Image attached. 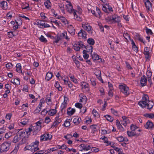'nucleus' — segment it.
<instances>
[{
    "label": "nucleus",
    "instance_id": "obj_27",
    "mask_svg": "<svg viewBox=\"0 0 154 154\" xmlns=\"http://www.w3.org/2000/svg\"><path fill=\"white\" fill-rule=\"evenodd\" d=\"M19 136L20 137L21 139L23 140V138L26 137V131H23L20 132L18 134Z\"/></svg>",
    "mask_w": 154,
    "mask_h": 154
},
{
    "label": "nucleus",
    "instance_id": "obj_51",
    "mask_svg": "<svg viewBox=\"0 0 154 154\" xmlns=\"http://www.w3.org/2000/svg\"><path fill=\"white\" fill-rule=\"evenodd\" d=\"M132 131H134L135 132L136 130H137V132H140V130L139 129H138V128H136V126L134 125H131L130 127Z\"/></svg>",
    "mask_w": 154,
    "mask_h": 154
},
{
    "label": "nucleus",
    "instance_id": "obj_7",
    "mask_svg": "<svg viewBox=\"0 0 154 154\" xmlns=\"http://www.w3.org/2000/svg\"><path fill=\"white\" fill-rule=\"evenodd\" d=\"M143 1L144 3L147 11L149 12L152 8L151 3L149 0H143Z\"/></svg>",
    "mask_w": 154,
    "mask_h": 154
},
{
    "label": "nucleus",
    "instance_id": "obj_53",
    "mask_svg": "<svg viewBox=\"0 0 154 154\" xmlns=\"http://www.w3.org/2000/svg\"><path fill=\"white\" fill-rule=\"evenodd\" d=\"M58 5L59 8L61 9V11H62V12H64L65 10L64 4L63 3H60L58 4Z\"/></svg>",
    "mask_w": 154,
    "mask_h": 154
},
{
    "label": "nucleus",
    "instance_id": "obj_22",
    "mask_svg": "<svg viewBox=\"0 0 154 154\" xmlns=\"http://www.w3.org/2000/svg\"><path fill=\"white\" fill-rule=\"evenodd\" d=\"M82 46L85 47V46L82 44H81L79 42L78 43H75L74 44V49L76 51H79L81 47Z\"/></svg>",
    "mask_w": 154,
    "mask_h": 154
},
{
    "label": "nucleus",
    "instance_id": "obj_42",
    "mask_svg": "<svg viewBox=\"0 0 154 154\" xmlns=\"http://www.w3.org/2000/svg\"><path fill=\"white\" fill-rule=\"evenodd\" d=\"M91 56L92 59L94 60H98L100 59L99 56L96 53H94Z\"/></svg>",
    "mask_w": 154,
    "mask_h": 154
},
{
    "label": "nucleus",
    "instance_id": "obj_37",
    "mask_svg": "<svg viewBox=\"0 0 154 154\" xmlns=\"http://www.w3.org/2000/svg\"><path fill=\"white\" fill-rule=\"evenodd\" d=\"M96 10L97 14H96L95 16L97 17L100 18L102 14L100 8L97 7L96 8Z\"/></svg>",
    "mask_w": 154,
    "mask_h": 154
},
{
    "label": "nucleus",
    "instance_id": "obj_5",
    "mask_svg": "<svg viewBox=\"0 0 154 154\" xmlns=\"http://www.w3.org/2000/svg\"><path fill=\"white\" fill-rule=\"evenodd\" d=\"M82 27L85 30L89 33H91L92 28L89 24L86 22H82Z\"/></svg>",
    "mask_w": 154,
    "mask_h": 154
},
{
    "label": "nucleus",
    "instance_id": "obj_35",
    "mask_svg": "<svg viewBox=\"0 0 154 154\" xmlns=\"http://www.w3.org/2000/svg\"><path fill=\"white\" fill-rule=\"evenodd\" d=\"M75 111L74 109H70L69 108L67 110V114L69 116H71L73 115Z\"/></svg>",
    "mask_w": 154,
    "mask_h": 154
},
{
    "label": "nucleus",
    "instance_id": "obj_24",
    "mask_svg": "<svg viewBox=\"0 0 154 154\" xmlns=\"http://www.w3.org/2000/svg\"><path fill=\"white\" fill-rule=\"evenodd\" d=\"M1 7L4 10H6L8 8L7 2L5 1L1 2L0 3Z\"/></svg>",
    "mask_w": 154,
    "mask_h": 154
},
{
    "label": "nucleus",
    "instance_id": "obj_26",
    "mask_svg": "<svg viewBox=\"0 0 154 154\" xmlns=\"http://www.w3.org/2000/svg\"><path fill=\"white\" fill-rule=\"evenodd\" d=\"M96 127L97 125H91L90 126V128L91 130V133L94 135L97 132Z\"/></svg>",
    "mask_w": 154,
    "mask_h": 154
},
{
    "label": "nucleus",
    "instance_id": "obj_41",
    "mask_svg": "<svg viewBox=\"0 0 154 154\" xmlns=\"http://www.w3.org/2000/svg\"><path fill=\"white\" fill-rule=\"evenodd\" d=\"M123 36L124 38L126 39V42H128V40H130L131 39V38L130 35L128 34L127 32H124L123 33Z\"/></svg>",
    "mask_w": 154,
    "mask_h": 154
},
{
    "label": "nucleus",
    "instance_id": "obj_28",
    "mask_svg": "<svg viewBox=\"0 0 154 154\" xmlns=\"http://www.w3.org/2000/svg\"><path fill=\"white\" fill-rule=\"evenodd\" d=\"M56 109H51L48 111V115L51 116H54L57 112Z\"/></svg>",
    "mask_w": 154,
    "mask_h": 154
},
{
    "label": "nucleus",
    "instance_id": "obj_30",
    "mask_svg": "<svg viewBox=\"0 0 154 154\" xmlns=\"http://www.w3.org/2000/svg\"><path fill=\"white\" fill-rule=\"evenodd\" d=\"M147 102L146 101H140L138 102V104L140 107L143 108L146 106L147 105Z\"/></svg>",
    "mask_w": 154,
    "mask_h": 154
},
{
    "label": "nucleus",
    "instance_id": "obj_6",
    "mask_svg": "<svg viewBox=\"0 0 154 154\" xmlns=\"http://www.w3.org/2000/svg\"><path fill=\"white\" fill-rule=\"evenodd\" d=\"M81 87L84 92H88L90 91L89 85L87 83L85 82H82Z\"/></svg>",
    "mask_w": 154,
    "mask_h": 154
},
{
    "label": "nucleus",
    "instance_id": "obj_14",
    "mask_svg": "<svg viewBox=\"0 0 154 154\" xmlns=\"http://www.w3.org/2000/svg\"><path fill=\"white\" fill-rule=\"evenodd\" d=\"M51 93L49 95H48L46 96L45 102L49 106H51L52 104V100L51 97Z\"/></svg>",
    "mask_w": 154,
    "mask_h": 154
},
{
    "label": "nucleus",
    "instance_id": "obj_52",
    "mask_svg": "<svg viewBox=\"0 0 154 154\" xmlns=\"http://www.w3.org/2000/svg\"><path fill=\"white\" fill-rule=\"evenodd\" d=\"M11 82L14 84L19 85L20 84V80L18 78L14 79L13 81Z\"/></svg>",
    "mask_w": 154,
    "mask_h": 154
},
{
    "label": "nucleus",
    "instance_id": "obj_39",
    "mask_svg": "<svg viewBox=\"0 0 154 154\" xmlns=\"http://www.w3.org/2000/svg\"><path fill=\"white\" fill-rule=\"evenodd\" d=\"M81 120L80 118L79 119V118L76 117L73 119V122L75 125H78L80 123Z\"/></svg>",
    "mask_w": 154,
    "mask_h": 154
},
{
    "label": "nucleus",
    "instance_id": "obj_58",
    "mask_svg": "<svg viewBox=\"0 0 154 154\" xmlns=\"http://www.w3.org/2000/svg\"><path fill=\"white\" fill-rule=\"evenodd\" d=\"M99 90L100 92V95L103 96L105 94L104 90L102 87H100L99 88Z\"/></svg>",
    "mask_w": 154,
    "mask_h": 154
},
{
    "label": "nucleus",
    "instance_id": "obj_55",
    "mask_svg": "<svg viewBox=\"0 0 154 154\" xmlns=\"http://www.w3.org/2000/svg\"><path fill=\"white\" fill-rule=\"evenodd\" d=\"M6 126L4 125L3 127L0 128V135H1L5 132Z\"/></svg>",
    "mask_w": 154,
    "mask_h": 154
},
{
    "label": "nucleus",
    "instance_id": "obj_3",
    "mask_svg": "<svg viewBox=\"0 0 154 154\" xmlns=\"http://www.w3.org/2000/svg\"><path fill=\"white\" fill-rule=\"evenodd\" d=\"M10 143L8 142H6L2 143L1 146V152L7 151L9 149Z\"/></svg>",
    "mask_w": 154,
    "mask_h": 154
},
{
    "label": "nucleus",
    "instance_id": "obj_49",
    "mask_svg": "<svg viewBox=\"0 0 154 154\" xmlns=\"http://www.w3.org/2000/svg\"><path fill=\"white\" fill-rule=\"evenodd\" d=\"M142 100L148 102L149 101V97L147 94H144L143 96Z\"/></svg>",
    "mask_w": 154,
    "mask_h": 154
},
{
    "label": "nucleus",
    "instance_id": "obj_25",
    "mask_svg": "<svg viewBox=\"0 0 154 154\" xmlns=\"http://www.w3.org/2000/svg\"><path fill=\"white\" fill-rule=\"evenodd\" d=\"M60 36L62 38H65L67 41L69 40L70 37L68 35L66 31H65L63 32L60 35Z\"/></svg>",
    "mask_w": 154,
    "mask_h": 154
},
{
    "label": "nucleus",
    "instance_id": "obj_13",
    "mask_svg": "<svg viewBox=\"0 0 154 154\" xmlns=\"http://www.w3.org/2000/svg\"><path fill=\"white\" fill-rule=\"evenodd\" d=\"M135 131V132L132 131H127L128 135L130 137L134 136H138L139 135L140 133L137 132V130H136Z\"/></svg>",
    "mask_w": 154,
    "mask_h": 154
},
{
    "label": "nucleus",
    "instance_id": "obj_63",
    "mask_svg": "<svg viewBox=\"0 0 154 154\" xmlns=\"http://www.w3.org/2000/svg\"><path fill=\"white\" fill-rule=\"evenodd\" d=\"M85 145L82 144H81L80 145H79L78 147V149L81 151H82L83 150H85Z\"/></svg>",
    "mask_w": 154,
    "mask_h": 154
},
{
    "label": "nucleus",
    "instance_id": "obj_29",
    "mask_svg": "<svg viewBox=\"0 0 154 154\" xmlns=\"http://www.w3.org/2000/svg\"><path fill=\"white\" fill-rule=\"evenodd\" d=\"M53 76V73L51 72H48L46 75L45 79L47 81L50 80Z\"/></svg>",
    "mask_w": 154,
    "mask_h": 154
},
{
    "label": "nucleus",
    "instance_id": "obj_8",
    "mask_svg": "<svg viewBox=\"0 0 154 154\" xmlns=\"http://www.w3.org/2000/svg\"><path fill=\"white\" fill-rule=\"evenodd\" d=\"M122 119L121 120V124L125 127H126L127 125L130 123V121L128 118L125 116H122Z\"/></svg>",
    "mask_w": 154,
    "mask_h": 154
},
{
    "label": "nucleus",
    "instance_id": "obj_46",
    "mask_svg": "<svg viewBox=\"0 0 154 154\" xmlns=\"http://www.w3.org/2000/svg\"><path fill=\"white\" fill-rule=\"evenodd\" d=\"M25 75L23 77V79L24 80H27L31 75V73L29 72H27L25 73Z\"/></svg>",
    "mask_w": 154,
    "mask_h": 154
},
{
    "label": "nucleus",
    "instance_id": "obj_15",
    "mask_svg": "<svg viewBox=\"0 0 154 154\" xmlns=\"http://www.w3.org/2000/svg\"><path fill=\"white\" fill-rule=\"evenodd\" d=\"M149 50L148 47H145L144 50L143 54L145 55V58L147 60H149L150 56L149 54Z\"/></svg>",
    "mask_w": 154,
    "mask_h": 154
},
{
    "label": "nucleus",
    "instance_id": "obj_62",
    "mask_svg": "<svg viewBox=\"0 0 154 154\" xmlns=\"http://www.w3.org/2000/svg\"><path fill=\"white\" fill-rule=\"evenodd\" d=\"M15 21L16 24L19 26L21 25L22 24V21L20 18L17 19Z\"/></svg>",
    "mask_w": 154,
    "mask_h": 154
},
{
    "label": "nucleus",
    "instance_id": "obj_34",
    "mask_svg": "<svg viewBox=\"0 0 154 154\" xmlns=\"http://www.w3.org/2000/svg\"><path fill=\"white\" fill-rule=\"evenodd\" d=\"M16 70L19 73L22 72L21 64L20 63H17L16 65Z\"/></svg>",
    "mask_w": 154,
    "mask_h": 154
},
{
    "label": "nucleus",
    "instance_id": "obj_64",
    "mask_svg": "<svg viewBox=\"0 0 154 154\" xmlns=\"http://www.w3.org/2000/svg\"><path fill=\"white\" fill-rule=\"evenodd\" d=\"M145 116L151 119H153L154 118V114L147 113L145 115Z\"/></svg>",
    "mask_w": 154,
    "mask_h": 154
},
{
    "label": "nucleus",
    "instance_id": "obj_48",
    "mask_svg": "<svg viewBox=\"0 0 154 154\" xmlns=\"http://www.w3.org/2000/svg\"><path fill=\"white\" fill-rule=\"evenodd\" d=\"M54 86L59 91H62V87L60 86L58 82H55Z\"/></svg>",
    "mask_w": 154,
    "mask_h": 154
},
{
    "label": "nucleus",
    "instance_id": "obj_32",
    "mask_svg": "<svg viewBox=\"0 0 154 154\" xmlns=\"http://www.w3.org/2000/svg\"><path fill=\"white\" fill-rule=\"evenodd\" d=\"M57 123H60L62 121L61 117L60 116V113H58L55 118L54 120Z\"/></svg>",
    "mask_w": 154,
    "mask_h": 154
},
{
    "label": "nucleus",
    "instance_id": "obj_57",
    "mask_svg": "<svg viewBox=\"0 0 154 154\" xmlns=\"http://www.w3.org/2000/svg\"><path fill=\"white\" fill-rule=\"evenodd\" d=\"M40 16L42 17V19L44 21H46L48 19L47 17L45 16V13L44 12H41L40 14Z\"/></svg>",
    "mask_w": 154,
    "mask_h": 154
},
{
    "label": "nucleus",
    "instance_id": "obj_44",
    "mask_svg": "<svg viewBox=\"0 0 154 154\" xmlns=\"http://www.w3.org/2000/svg\"><path fill=\"white\" fill-rule=\"evenodd\" d=\"M32 126H30L27 130L26 131L27 136H29L31 132L32 131Z\"/></svg>",
    "mask_w": 154,
    "mask_h": 154
},
{
    "label": "nucleus",
    "instance_id": "obj_40",
    "mask_svg": "<svg viewBox=\"0 0 154 154\" xmlns=\"http://www.w3.org/2000/svg\"><path fill=\"white\" fill-rule=\"evenodd\" d=\"M51 4V2L49 0H46L44 2V5L45 7L48 9L50 8Z\"/></svg>",
    "mask_w": 154,
    "mask_h": 154
},
{
    "label": "nucleus",
    "instance_id": "obj_12",
    "mask_svg": "<svg viewBox=\"0 0 154 154\" xmlns=\"http://www.w3.org/2000/svg\"><path fill=\"white\" fill-rule=\"evenodd\" d=\"M25 148L26 150H30L32 152H35L38 149L36 146L35 147L32 144H31L30 145L27 146Z\"/></svg>",
    "mask_w": 154,
    "mask_h": 154
},
{
    "label": "nucleus",
    "instance_id": "obj_54",
    "mask_svg": "<svg viewBox=\"0 0 154 154\" xmlns=\"http://www.w3.org/2000/svg\"><path fill=\"white\" fill-rule=\"evenodd\" d=\"M41 24V26L39 27L40 28H47L50 27V26L48 24L45 23L43 22L42 24Z\"/></svg>",
    "mask_w": 154,
    "mask_h": 154
},
{
    "label": "nucleus",
    "instance_id": "obj_21",
    "mask_svg": "<svg viewBox=\"0 0 154 154\" xmlns=\"http://www.w3.org/2000/svg\"><path fill=\"white\" fill-rule=\"evenodd\" d=\"M68 31L71 35H74L75 34V29L71 25H70L68 26Z\"/></svg>",
    "mask_w": 154,
    "mask_h": 154
},
{
    "label": "nucleus",
    "instance_id": "obj_45",
    "mask_svg": "<svg viewBox=\"0 0 154 154\" xmlns=\"http://www.w3.org/2000/svg\"><path fill=\"white\" fill-rule=\"evenodd\" d=\"M105 20L106 22L112 24V15L107 17L105 18Z\"/></svg>",
    "mask_w": 154,
    "mask_h": 154
},
{
    "label": "nucleus",
    "instance_id": "obj_18",
    "mask_svg": "<svg viewBox=\"0 0 154 154\" xmlns=\"http://www.w3.org/2000/svg\"><path fill=\"white\" fill-rule=\"evenodd\" d=\"M147 79L145 76L143 75L141 77L140 84L142 86H144L146 85Z\"/></svg>",
    "mask_w": 154,
    "mask_h": 154
},
{
    "label": "nucleus",
    "instance_id": "obj_56",
    "mask_svg": "<svg viewBox=\"0 0 154 154\" xmlns=\"http://www.w3.org/2000/svg\"><path fill=\"white\" fill-rule=\"evenodd\" d=\"M69 76L71 80L74 83H77L78 82L77 79L74 77L73 75H69Z\"/></svg>",
    "mask_w": 154,
    "mask_h": 154
},
{
    "label": "nucleus",
    "instance_id": "obj_47",
    "mask_svg": "<svg viewBox=\"0 0 154 154\" xmlns=\"http://www.w3.org/2000/svg\"><path fill=\"white\" fill-rule=\"evenodd\" d=\"M111 111L112 114L116 116H118L119 115V112L112 108L111 109Z\"/></svg>",
    "mask_w": 154,
    "mask_h": 154
},
{
    "label": "nucleus",
    "instance_id": "obj_43",
    "mask_svg": "<svg viewBox=\"0 0 154 154\" xmlns=\"http://www.w3.org/2000/svg\"><path fill=\"white\" fill-rule=\"evenodd\" d=\"M104 117L107 120L110 122H112L113 120V118L109 115H107L104 116Z\"/></svg>",
    "mask_w": 154,
    "mask_h": 154
},
{
    "label": "nucleus",
    "instance_id": "obj_11",
    "mask_svg": "<svg viewBox=\"0 0 154 154\" xmlns=\"http://www.w3.org/2000/svg\"><path fill=\"white\" fill-rule=\"evenodd\" d=\"M144 127L147 129L151 130L154 128V125L151 121H148L144 125Z\"/></svg>",
    "mask_w": 154,
    "mask_h": 154
},
{
    "label": "nucleus",
    "instance_id": "obj_23",
    "mask_svg": "<svg viewBox=\"0 0 154 154\" xmlns=\"http://www.w3.org/2000/svg\"><path fill=\"white\" fill-rule=\"evenodd\" d=\"M57 18V19L61 20L62 22L64 25H66L68 23V21L65 17L63 16H58Z\"/></svg>",
    "mask_w": 154,
    "mask_h": 154
},
{
    "label": "nucleus",
    "instance_id": "obj_61",
    "mask_svg": "<svg viewBox=\"0 0 154 154\" xmlns=\"http://www.w3.org/2000/svg\"><path fill=\"white\" fill-rule=\"evenodd\" d=\"M145 31L148 35H152L153 34L152 30L147 27L146 28Z\"/></svg>",
    "mask_w": 154,
    "mask_h": 154
},
{
    "label": "nucleus",
    "instance_id": "obj_31",
    "mask_svg": "<svg viewBox=\"0 0 154 154\" xmlns=\"http://www.w3.org/2000/svg\"><path fill=\"white\" fill-rule=\"evenodd\" d=\"M32 134L33 135H36L41 130L38 128H37L35 126L32 127Z\"/></svg>",
    "mask_w": 154,
    "mask_h": 154
},
{
    "label": "nucleus",
    "instance_id": "obj_9",
    "mask_svg": "<svg viewBox=\"0 0 154 154\" xmlns=\"http://www.w3.org/2000/svg\"><path fill=\"white\" fill-rule=\"evenodd\" d=\"M73 15V18L74 19L79 21H81L82 20V17L80 16V15L77 12V11L75 10L73 12L72 14Z\"/></svg>",
    "mask_w": 154,
    "mask_h": 154
},
{
    "label": "nucleus",
    "instance_id": "obj_19",
    "mask_svg": "<svg viewBox=\"0 0 154 154\" xmlns=\"http://www.w3.org/2000/svg\"><path fill=\"white\" fill-rule=\"evenodd\" d=\"M21 8L23 9H25L26 11L29 10L30 9L29 5L26 2L22 3L21 4Z\"/></svg>",
    "mask_w": 154,
    "mask_h": 154
},
{
    "label": "nucleus",
    "instance_id": "obj_60",
    "mask_svg": "<svg viewBox=\"0 0 154 154\" xmlns=\"http://www.w3.org/2000/svg\"><path fill=\"white\" fill-rule=\"evenodd\" d=\"M19 149V147L18 145L16 146L14 150L11 152L12 154H16Z\"/></svg>",
    "mask_w": 154,
    "mask_h": 154
},
{
    "label": "nucleus",
    "instance_id": "obj_1",
    "mask_svg": "<svg viewBox=\"0 0 154 154\" xmlns=\"http://www.w3.org/2000/svg\"><path fill=\"white\" fill-rule=\"evenodd\" d=\"M119 88L121 92L125 95L128 96L130 94L129 88L126 85L122 84L119 85Z\"/></svg>",
    "mask_w": 154,
    "mask_h": 154
},
{
    "label": "nucleus",
    "instance_id": "obj_33",
    "mask_svg": "<svg viewBox=\"0 0 154 154\" xmlns=\"http://www.w3.org/2000/svg\"><path fill=\"white\" fill-rule=\"evenodd\" d=\"M154 105V103L152 101H149L147 102L146 106L147 109H150L152 108Z\"/></svg>",
    "mask_w": 154,
    "mask_h": 154
},
{
    "label": "nucleus",
    "instance_id": "obj_59",
    "mask_svg": "<svg viewBox=\"0 0 154 154\" xmlns=\"http://www.w3.org/2000/svg\"><path fill=\"white\" fill-rule=\"evenodd\" d=\"M51 121V120L50 117L48 116H47L45 119L44 122L47 124H48Z\"/></svg>",
    "mask_w": 154,
    "mask_h": 154
},
{
    "label": "nucleus",
    "instance_id": "obj_4",
    "mask_svg": "<svg viewBox=\"0 0 154 154\" xmlns=\"http://www.w3.org/2000/svg\"><path fill=\"white\" fill-rule=\"evenodd\" d=\"M67 4L66 5V9L67 11L70 14H72L73 12L75 10L73 9V6L71 2L68 1H66Z\"/></svg>",
    "mask_w": 154,
    "mask_h": 154
},
{
    "label": "nucleus",
    "instance_id": "obj_50",
    "mask_svg": "<svg viewBox=\"0 0 154 154\" xmlns=\"http://www.w3.org/2000/svg\"><path fill=\"white\" fill-rule=\"evenodd\" d=\"M87 42L90 45H92L94 44V40L92 38H88L87 40Z\"/></svg>",
    "mask_w": 154,
    "mask_h": 154
},
{
    "label": "nucleus",
    "instance_id": "obj_20",
    "mask_svg": "<svg viewBox=\"0 0 154 154\" xmlns=\"http://www.w3.org/2000/svg\"><path fill=\"white\" fill-rule=\"evenodd\" d=\"M116 123L117 127L119 130L122 131H125V129L122 126V125L120 123L118 119H117L116 120Z\"/></svg>",
    "mask_w": 154,
    "mask_h": 154
},
{
    "label": "nucleus",
    "instance_id": "obj_16",
    "mask_svg": "<svg viewBox=\"0 0 154 154\" xmlns=\"http://www.w3.org/2000/svg\"><path fill=\"white\" fill-rule=\"evenodd\" d=\"M79 102L82 103H86L87 101L86 96L83 94L81 93L79 95Z\"/></svg>",
    "mask_w": 154,
    "mask_h": 154
},
{
    "label": "nucleus",
    "instance_id": "obj_17",
    "mask_svg": "<svg viewBox=\"0 0 154 154\" xmlns=\"http://www.w3.org/2000/svg\"><path fill=\"white\" fill-rule=\"evenodd\" d=\"M119 20H121V18L119 16L116 15H112V24L116 23Z\"/></svg>",
    "mask_w": 154,
    "mask_h": 154
},
{
    "label": "nucleus",
    "instance_id": "obj_38",
    "mask_svg": "<svg viewBox=\"0 0 154 154\" xmlns=\"http://www.w3.org/2000/svg\"><path fill=\"white\" fill-rule=\"evenodd\" d=\"M21 140L20 137H19L18 134L15 136L12 141L13 142L16 143L18 142Z\"/></svg>",
    "mask_w": 154,
    "mask_h": 154
},
{
    "label": "nucleus",
    "instance_id": "obj_10",
    "mask_svg": "<svg viewBox=\"0 0 154 154\" xmlns=\"http://www.w3.org/2000/svg\"><path fill=\"white\" fill-rule=\"evenodd\" d=\"M94 73L97 78L100 80L102 83H103V80L102 79L101 76V71L99 69H96L94 70Z\"/></svg>",
    "mask_w": 154,
    "mask_h": 154
},
{
    "label": "nucleus",
    "instance_id": "obj_36",
    "mask_svg": "<svg viewBox=\"0 0 154 154\" xmlns=\"http://www.w3.org/2000/svg\"><path fill=\"white\" fill-rule=\"evenodd\" d=\"M86 52L91 53L93 51V47L91 45H88L85 47Z\"/></svg>",
    "mask_w": 154,
    "mask_h": 154
},
{
    "label": "nucleus",
    "instance_id": "obj_2",
    "mask_svg": "<svg viewBox=\"0 0 154 154\" xmlns=\"http://www.w3.org/2000/svg\"><path fill=\"white\" fill-rule=\"evenodd\" d=\"M52 136L51 134L46 133L40 136V140L41 142L50 141L52 139Z\"/></svg>",
    "mask_w": 154,
    "mask_h": 154
}]
</instances>
